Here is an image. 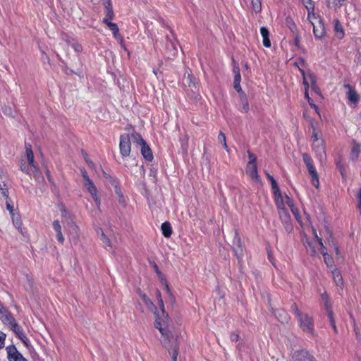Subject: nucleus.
<instances>
[{
	"label": "nucleus",
	"instance_id": "49530a36",
	"mask_svg": "<svg viewBox=\"0 0 361 361\" xmlns=\"http://www.w3.org/2000/svg\"><path fill=\"white\" fill-rule=\"evenodd\" d=\"M290 311L296 315V317L298 318L300 316H301L303 313L301 312L296 303L292 304L290 307Z\"/></svg>",
	"mask_w": 361,
	"mask_h": 361
},
{
	"label": "nucleus",
	"instance_id": "6e6552de",
	"mask_svg": "<svg viewBox=\"0 0 361 361\" xmlns=\"http://www.w3.org/2000/svg\"><path fill=\"white\" fill-rule=\"evenodd\" d=\"M0 319L4 324L10 326L16 320L11 313L0 303Z\"/></svg>",
	"mask_w": 361,
	"mask_h": 361
},
{
	"label": "nucleus",
	"instance_id": "a211bd4d",
	"mask_svg": "<svg viewBox=\"0 0 361 361\" xmlns=\"http://www.w3.org/2000/svg\"><path fill=\"white\" fill-rule=\"evenodd\" d=\"M246 173L252 178L259 180L257 173V164H247L246 167Z\"/></svg>",
	"mask_w": 361,
	"mask_h": 361
},
{
	"label": "nucleus",
	"instance_id": "79ce46f5",
	"mask_svg": "<svg viewBox=\"0 0 361 361\" xmlns=\"http://www.w3.org/2000/svg\"><path fill=\"white\" fill-rule=\"evenodd\" d=\"M234 72V81L233 82H240L241 76L240 73V68L238 66H235L233 68Z\"/></svg>",
	"mask_w": 361,
	"mask_h": 361
},
{
	"label": "nucleus",
	"instance_id": "ddd939ff",
	"mask_svg": "<svg viewBox=\"0 0 361 361\" xmlns=\"http://www.w3.org/2000/svg\"><path fill=\"white\" fill-rule=\"evenodd\" d=\"M312 25H313V32H314L315 37L319 38V39L322 38L325 34V29H324V24L322 23V21L319 20L317 25H314V23H312Z\"/></svg>",
	"mask_w": 361,
	"mask_h": 361
},
{
	"label": "nucleus",
	"instance_id": "bb28decb",
	"mask_svg": "<svg viewBox=\"0 0 361 361\" xmlns=\"http://www.w3.org/2000/svg\"><path fill=\"white\" fill-rule=\"evenodd\" d=\"M161 231L164 237L169 238L172 233L171 226L169 222L166 221L161 224Z\"/></svg>",
	"mask_w": 361,
	"mask_h": 361
},
{
	"label": "nucleus",
	"instance_id": "1a4fd4ad",
	"mask_svg": "<svg viewBox=\"0 0 361 361\" xmlns=\"http://www.w3.org/2000/svg\"><path fill=\"white\" fill-rule=\"evenodd\" d=\"M279 213L280 219L284 225L285 230L286 231V232L290 233L293 229V226L290 223V216L288 211L285 209L279 210Z\"/></svg>",
	"mask_w": 361,
	"mask_h": 361
},
{
	"label": "nucleus",
	"instance_id": "603ef678",
	"mask_svg": "<svg viewBox=\"0 0 361 361\" xmlns=\"http://www.w3.org/2000/svg\"><path fill=\"white\" fill-rule=\"evenodd\" d=\"M312 176V185L318 188H319V177H318V174L316 173L315 176Z\"/></svg>",
	"mask_w": 361,
	"mask_h": 361
},
{
	"label": "nucleus",
	"instance_id": "37998d69",
	"mask_svg": "<svg viewBox=\"0 0 361 361\" xmlns=\"http://www.w3.org/2000/svg\"><path fill=\"white\" fill-rule=\"evenodd\" d=\"M6 209L9 211V212L11 215V217H12L13 222H14L15 221L14 208H13V204H11V203L9 202L8 197L6 198Z\"/></svg>",
	"mask_w": 361,
	"mask_h": 361
},
{
	"label": "nucleus",
	"instance_id": "c9c22d12",
	"mask_svg": "<svg viewBox=\"0 0 361 361\" xmlns=\"http://www.w3.org/2000/svg\"><path fill=\"white\" fill-rule=\"evenodd\" d=\"M276 195V207L279 210L285 209L284 208V203L282 199L281 191L279 190V192H277Z\"/></svg>",
	"mask_w": 361,
	"mask_h": 361
},
{
	"label": "nucleus",
	"instance_id": "7ed1b4c3",
	"mask_svg": "<svg viewBox=\"0 0 361 361\" xmlns=\"http://www.w3.org/2000/svg\"><path fill=\"white\" fill-rule=\"evenodd\" d=\"M120 152L122 157H128L130 154V137L129 134H123L120 136Z\"/></svg>",
	"mask_w": 361,
	"mask_h": 361
},
{
	"label": "nucleus",
	"instance_id": "72a5a7b5",
	"mask_svg": "<svg viewBox=\"0 0 361 361\" xmlns=\"http://www.w3.org/2000/svg\"><path fill=\"white\" fill-rule=\"evenodd\" d=\"M114 188H115V192L118 195L119 204L121 205H122L123 207H126V202L125 200L124 196L122 194L120 188L116 185H115Z\"/></svg>",
	"mask_w": 361,
	"mask_h": 361
},
{
	"label": "nucleus",
	"instance_id": "69168bd1",
	"mask_svg": "<svg viewBox=\"0 0 361 361\" xmlns=\"http://www.w3.org/2000/svg\"><path fill=\"white\" fill-rule=\"evenodd\" d=\"M240 83V82H233V87L238 93H241V95H243V92H242Z\"/></svg>",
	"mask_w": 361,
	"mask_h": 361
},
{
	"label": "nucleus",
	"instance_id": "f257e3e1",
	"mask_svg": "<svg viewBox=\"0 0 361 361\" xmlns=\"http://www.w3.org/2000/svg\"><path fill=\"white\" fill-rule=\"evenodd\" d=\"M158 303L160 306L161 311L157 312V310H154L155 314V327L159 329L162 336L165 338L162 342L169 353L171 354L173 361H177L179 347L177 337L172 334L168 329L170 319L168 314L164 310V301L161 298L158 299Z\"/></svg>",
	"mask_w": 361,
	"mask_h": 361
},
{
	"label": "nucleus",
	"instance_id": "9b49d317",
	"mask_svg": "<svg viewBox=\"0 0 361 361\" xmlns=\"http://www.w3.org/2000/svg\"><path fill=\"white\" fill-rule=\"evenodd\" d=\"M317 244H318L317 239L314 240H310L308 238H305L304 240V245L307 250V252L311 255L314 256L317 254Z\"/></svg>",
	"mask_w": 361,
	"mask_h": 361
},
{
	"label": "nucleus",
	"instance_id": "f3484780",
	"mask_svg": "<svg viewBox=\"0 0 361 361\" xmlns=\"http://www.w3.org/2000/svg\"><path fill=\"white\" fill-rule=\"evenodd\" d=\"M141 153L143 157L149 161H152L153 159V155L151 149L147 145L146 142H145L144 145H141Z\"/></svg>",
	"mask_w": 361,
	"mask_h": 361
},
{
	"label": "nucleus",
	"instance_id": "6e6d98bb",
	"mask_svg": "<svg viewBox=\"0 0 361 361\" xmlns=\"http://www.w3.org/2000/svg\"><path fill=\"white\" fill-rule=\"evenodd\" d=\"M292 213L294 214L295 219H297V221L298 222H300V216H299V211L298 209L294 207H293L292 209H290Z\"/></svg>",
	"mask_w": 361,
	"mask_h": 361
},
{
	"label": "nucleus",
	"instance_id": "f8f14e48",
	"mask_svg": "<svg viewBox=\"0 0 361 361\" xmlns=\"http://www.w3.org/2000/svg\"><path fill=\"white\" fill-rule=\"evenodd\" d=\"M276 319L282 324H288L290 317L288 313L283 310H276L273 312Z\"/></svg>",
	"mask_w": 361,
	"mask_h": 361
},
{
	"label": "nucleus",
	"instance_id": "412c9836",
	"mask_svg": "<svg viewBox=\"0 0 361 361\" xmlns=\"http://www.w3.org/2000/svg\"><path fill=\"white\" fill-rule=\"evenodd\" d=\"M53 228L57 233L56 237H57L58 240L60 243H63V241H64V238H63V234H62L61 226L60 223H59V221L58 220L54 221V222H53Z\"/></svg>",
	"mask_w": 361,
	"mask_h": 361
},
{
	"label": "nucleus",
	"instance_id": "e2e57ef3",
	"mask_svg": "<svg viewBox=\"0 0 361 361\" xmlns=\"http://www.w3.org/2000/svg\"><path fill=\"white\" fill-rule=\"evenodd\" d=\"M72 47L73 48V49L77 51V52H80L82 51V47L80 44H79L77 42H73L72 44H71Z\"/></svg>",
	"mask_w": 361,
	"mask_h": 361
},
{
	"label": "nucleus",
	"instance_id": "4d7b16f0",
	"mask_svg": "<svg viewBox=\"0 0 361 361\" xmlns=\"http://www.w3.org/2000/svg\"><path fill=\"white\" fill-rule=\"evenodd\" d=\"M2 109H3V112L6 115L14 116L13 115V110H12V109L11 107H9V106H4Z\"/></svg>",
	"mask_w": 361,
	"mask_h": 361
},
{
	"label": "nucleus",
	"instance_id": "5fc2aeb1",
	"mask_svg": "<svg viewBox=\"0 0 361 361\" xmlns=\"http://www.w3.org/2000/svg\"><path fill=\"white\" fill-rule=\"evenodd\" d=\"M13 223L18 229L21 228L22 223H21L20 220L19 219L18 215L15 214V221Z\"/></svg>",
	"mask_w": 361,
	"mask_h": 361
},
{
	"label": "nucleus",
	"instance_id": "2f4dec72",
	"mask_svg": "<svg viewBox=\"0 0 361 361\" xmlns=\"http://www.w3.org/2000/svg\"><path fill=\"white\" fill-rule=\"evenodd\" d=\"M104 8H105V13L106 16L109 18H113L114 16V13L113 11L112 6L110 1H106L104 2Z\"/></svg>",
	"mask_w": 361,
	"mask_h": 361
},
{
	"label": "nucleus",
	"instance_id": "473e14b6",
	"mask_svg": "<svg viewBox=\"0 0 361 361\" xmlns=\"http://www.w3.org/2000/svg\"><path fill=\"white\" fill-rule=\"evenodd\" d=\"M334 30L339 38H342L343 37L344 32L338 19L334 20Z\"/></svg>",
	"mask_w": 361,
	"mask_h": 361
},
{
	"label": "nucleus",
	"instance_id": "3c124183",
	"mask_svg": "<svg viewBox=\"0 0 361 361\" xmlns=\"http://www.w3.org/2000/svg\"><path fill=\"white\" fill-rule=\"evenodd\" d=\"M247 154H248V158H249V161L247 164H256V159H257L256 156L254 154H252V152H250V151L247 152Z\"/></svg>",
	"mask_w": 361,
	"mask_h": 361
},
{
	"label": "nucleus",
	"instance_id": "8fccbe9b",
	"mask_svg": "<svg viewBox=\"0 0 361 361\" xmlns=\"http://www.w3.org/2000/svg\"><path fill=\"white\" fill-rule=\"evenodd\" d=\"M324 260L325 264L327 265V267H331L333 266L334 260H333V258L331 257V256H330L329 255H326L324 257Z\"/></svg>",
	"mask_w": 361,
	"mask_h": 361
},
{
	"label": "nucleus",
	"instance_id": "cd10ccee",
	"mask_svg": "<svg viewBox=\"0 0 361 361\" xmlns=\"http://www.w3.org/2000/svg\"><path fill=\"white\" fill-rule=\"evenodd\" d=\"M84 186L86 188L87 191L90 193L92 196H95L97 194V189L92 180H88V182H85Z\"/></svg>",
	"mask_w": 361,
	"mask_h": 361
},
{
	"label": "nucleus",
	"instance_id": "09e8293b",
	"mask_svg": "<svg viewBox=\"0 0 361 361\" xmlns=\"http://www.w3.org/2000/svg\"><path fill=\"white\" fill-rule=\"evenodd\" d=\"M181 142V146L183 150L187 153L188 151V137L187 136H185L184 137L180 139Z\"/></svg>",
	"mask_w": 361,
	"mask_h": 361
},
{
	"label": "nucleus",
	"instance_id": "052dcab7",
	"mask_svg": "<svg viewBox=\"0 0 361 361\" xmlns=\"http://www.w3.org/2000/svg\"><path fill=\"white\" fill-rule=\"evenodd\" d=\"M81 175H82L83 179L85 180V182H88V180H92L89 178V176H88L87 171H85V169H81Z\"/></svg>",
	"mask_w": 361,
	"mask_h": 361
},
{
	"label": "nucleus",
	"instance_id": "4be33fe9",
	"mask_svg": "<svg viewBox=\"0 0 361 361\" xmlns=\"http://www.w3.org/2000/svg\"><path fill=\"white\" fill-rule=\"evenodd\" d=\"M302 2L308 11V16H307L308 19L310 18L311 15L314 16V4L313 1L312 0H302Z\"/></svg>",
	"mask_w": 361,
	"mask_h": 361
},
{
	"label": "nucleus",
	"instance_id": "20e7f679",
	"mask_svg": "<svg viewBox=\"0 0 361 361\" xmlns=\"http://www.w3.org/2000/svg\"><path fill=\"white\" fill-rule=\"evenodd\" d=\"M234 234H235V235H234V238L233 240L232 246H233V252H234L235 255H236V257L238 259V262H240L242 260L243 256L242 242H241V239L240 238L236 231H235Z\"/></svg>",
	"mask_w": 361,
	"mask_h": 361
},
{
	"label": "nucleus",
	"instance_id": "774afa93",
	"mask_svg": "<svg viewBox=\"0 0 361 361\" xmlns=\"http://www.w3.org/2000/svg\"><path fill=\"white\" fill-rule=\"evenodd\" d=\"M357 200H358V209L360 211V213L361 214V190H359V192L357 194Z\"/></svg>",
	"mask_w": 361,
	"mask_h": 361
},
{
	"label": "nucleus",
	"instance_id": "a878e982",
	"mask_svg": "<svg viewBox=\"0 0 361 361\" xmlns=\"http://www.w3.org/2000/svg\"><path fill=\"white\" fill-rule=\"evenodd\" d=\"M308 79L311 83V87L312 90H314L316 93L319 94L320 91L319 87L317 85V78L315 75L312 73H310L308 74Z\"/></svg>",
	"mask_w": 361,
	"mask_h": 361
},
{
	"label": "nucleus",
	"instance_id": "58836bf2",
	"mask_svg": "<svg viewBox=\"0 0 361 361\" xmlns=\"http://www.w3.org/2000/svg\"><path fill=\"white\" fill-rule=\"evenodd\" d=\"M252 8L256 12L259 13L262 10V4L260 0H252Z\"/></svg>",
	"mask_w": 361,
	"mask_h": 361
},
{
	"label": "nucleus",
	"instance_id": "a19ab883",
	"mask_svg": "<svg viewBox=\"0 0 361 361\" xmlns=\"http://www.w3.org/2000/svg\"><path fill=\"white\" fill-rule=\"evenodd\" d=\"M316 239L318 243V245L320 246L321 253L322 254L323 257H324L326 255H329L326 252V247H324L323 244L322 239L319 236H316Z\"/></svg>",
	"mask_w": 361,
	"mask_h": 361
},
{
	"label": "nucleus",
	"instance_id": "b1692460",
	"mask_svg": "<svg viewBox=\"0 0 361 361\" xmlns=\"http://www.w3.org/2000/svg\"><path fill=\"white\" fill-rule=\"evenodd\" d=\"M332 275H333V279H334L335 283L338 286H342L343 283V277H342L340 271L338 269H334L332 271Z\"/></svg>",
	"mask_w": 361,
	"mask_h": 361
},
{
	"label": "nucleus",
	"instance_id": "4468645a",
	"mask_svg": "<svg viewBox=\"0 0 361 361\" xmlns=\"http://www.w3.org/2000/svg\"><path fill=\"white\" fill-rule=\"evenodd\" d=\"M7 183V178L4 174L0 173V191L1 195L6 198H8V196Z\"/></svg>",
	"mask_w": 361,
	"mask_h": 361
},
{
	"label": "nucleus",
	"instance_id": "4c0bfd02",
	"mask_svg": "<svg viewBox=\"0 0 361 361\" xmlns=\"http://www.w3.org/2000/svg\"><path fill=\"white\" fill-rule=\"evenodd\" d=\"M9 326L17 336L22 334V332L23 331L22 328L16 323V321L13 322Z\"/></svg>",
	"mask_w": 361,
	"mask_h": 361
},
{
	"label": "nucleus",
	"instance_id": "0eeeda50",
	"mask_svg": "<svg viewBox=\"0 0 361 361\" xmlns=\"http://www.w3.org/2000/svg\"><path fill=\"white\" fill-rule=\"evenodd\" d=\"M312 149L314 151L317 157L321 161H323L326 157L325 152V145L324 141H319L312 142Z\"/></svg>",
	"mask_w": 361,
	"mask_h": 361
},
{
	"label": "nucleus",
	"instance_id": "a18cd8bd",
	"mask_svg": "<svg viewBox=\"0 0 361 361\" xmlns=\"http://www.w3.org/2000/svg\"><path fill=\"white\" fill-rule=\"evenodd\" d=\"M240 99L243 104V109L245 112H247L249 111V104L245 94H243V95H240Z\"/></svg>",
	"mask_w": 361,
	"mask_h": 361
},
{
	"label": "nucleus",
	"instance_id": "dca6fc26",
	"mask_svg": "<svg viewBox=\"0 0 361 361\" xmlns=\"http://www.w3.org/2000/svg\"><path fill=\"white\" fill-rule=\"evenodd\" d=\"M166 49L168 58H171L176 56L178 52V49L177 47H176V44L171 40H168L166 44Z\"/></svg>",
	"mask_w": 361,
	"mask_h": 361
},
{
	"label": "nucleus",
	"instance_id": "6ab92c4d",
	"mask_svg": "<svg viewBox=\"0 0 361 361\" xmlns=\"http://www.w3.org/2000/svg\"><path fill=\"white\" fill-rule=\"evenodd\" d=\"M260 33L263 38V45L267 48L270 47H271V41L269 39V32L268 29L265 27H262L260 28Z\"/></svg>",
	"mask_w": 361,
	"mask_h": 361
},
{
	"label": "nucleus",
	"instance_id": "aec40b11",
	"mask_svg": "<svg viewBox=\"0 0 361 361\" xmlns=\"http://www.w3.org/2000/svg\"><path fill=\"white\" fill-rule=\"evenodd\" d=\"M345 87L348 88V99L350 102L352 103H357L359 100V96L357 94L356 91L353 90L349 85H345Z\"/></svg>",
	"mask_w": 361,
	"mask_h": 361
},
{
	"label": "nucleus",
	"instance_id": "393cba45",
	"mask_svg": "<svg viewBox=\"0 0 361 361\" xmlns=\"http://www.w3.org/2000/svg\"><path fill=\"white\" fill-rule=\"evenodd\" d=\"M108 27L109 29L112 31L114 37L118 40H121V42L123 41V38L121 35L119 33V29L118 25L116 23H108Z\"/></svg>",
	"mask_w": 361,
	"mask_h": 361
},
{
	"label": "nucleus",
	"instance_id": "c756f323",
	"mask_svg": "<svg viewBox=\"0 0 361 361\" xmlns=\"http://www.w3.org/2000/svg\"><path fill=\"white\" fill-rule=\"evenodd\" d=\"M360 153V146L357 143L353 142V145L351 149L350 157L353 160H356Z\"/></svg>",
	"mask_w": 361,
	"mask_h": 361
},
{
	"label": "nucleus",
	"instance_id": "c03bdc74",
	"mask_svg": "<svg viewBox=\"0 0 361 361\" xmlns=\"http://www.w3.org/2000/svg\"><path fill=\"white\" fill-rule=\"evenodd\" d=\"M300 72L301 73V75H302V78H303V85H305V91H307V92H308V89H309V82H308V75L306 76L305 75V72L303 69H300Z\"/></svg>",
	"mask_w": 361,
	"mask_h": 361
},
{
	"label": "nucleus",
	"instance_id": "c85d7f7f",
	"mask_svg": "<svg viewBox=\"0 0 361 361\" xmlns=\"http://www.w3.org/2000/svg\"><path fill=\"white\" fill-rule=\"evenodd\" d=\"M99 231H101V239H100V240L102 242V243L105 246V248L106 250H109V249L112 248V245H111V240L106 235V234L104 233L103 230L102 229H99Z\"/></svg>",
	"mask_w": 361,
	"mask_h": 361
},
{
	"label": "nucleus",
	"instance_id": "680f3d73",
	"mask_svg": "<svg viewBox=\"0 0 361 361\" xmlns=\"http://www.w3.org/2000/svg\"><path fill=\"white\" fill-rule=\"evenodd\" d=\"M305 60H304L303 59H302V58L299 59V61H295V62H294V63H293V65H294V66H297V67L299 68V70H300V69H302V68H300V66H305Z\"/></svg>",
	"mask_w": 361,
	"mask_h": 361
},
{
	"label": "nucleus",
	"instance_id": "de8ad7c7",
	"mask_svg": "<svg viewBox=\"0 0 361 361\" xmlns=\"http://www.w3.org/2000/svg\"><path fill=\"white\" fill-rule=\"evenodd\" d=\"M312 127L313 129L312 135V142H319V141H324L322 139H319L318 133L316 131V129L314 128V127L313 126L312 124Z\"/></svg>",
	"mask_w": 361,
	"mask_h": 361
},
{
	"label": "nucleus",
	"instance_id": "7c9ffc66",
	"mask_svg": "<svg viewBox=\"0 0 361 361\" xmlns=\"http://www.w3.org/2000/svg\"><path fill=\"white\" fill-rule=\"evenodd\" d=\"M130 140L133 142L137 143L140 145H144L146 142L144 139L142 137L141 135L137 133H133L130 135Z\"/></svg>",
	"mask_w": 361,
	"mask_h": 361
},
{
	"label": "nucleus",
	"instance_id": "423d86ee",
	"mask_svg": "<svg viewBox=\"0 0 361 361\" xmlns=\"http://www.w3.org/2000/svg\"><path fill=\"white\" fill-rule=\"evenodd\" d=\"M292 361H314V358L308 351L300 350L293 354Z\"/></svg>",
	"mask_w": 361,
	"mask_h": 361
},
{
	"label": "nucleus",
	"instance_id": "9d476101",
	"mask_svg": "<svg viewBox=\"0 0 361 361\" xmlns=\"http://www.w3.org/2000/svg\"><path fill=\"white\" fill-rule=\"evenodd\" d=\"M302 159L306 165L308 172L310 176H315L317 173L315 167L313 165V161L312 158L307 153L302 154Z\"/></svg>",
	"mask_w": 361,
	"mask_h": 361
},
{
	"label": "nucleus",
	"instance_id": "f704fd0d",
	"mask_svg": "<svg viewBox=\"0 0 361 361\" xmlns=\"http://www.w3.org/2000/svg\"><path fill=\"white\" fill-rule=\"evenodd\" d=\"M184 84L191 88H196V84L194 81V77L190 73H188V76L184 78Z\"/></svg>",
	"mask_w": 361,
	"mask_h": 361
},
{
	"label": "nucleus",
	"instance_id": "39448f33",
	"mask_svg": "<svg viewBox=\"0 0 361 361\" xmlns=\"http://www.w3.org/2000/svg\"><path fill=\"white\" fill-rule=\"evenodd\" d=\"M9 361H27L20 353L14 345H11L6 348Z\"/></svg>",
	"mask_w": 361,
	"mask_h": 361
},
{
	"label": "nucleus",
	"instance_id": "338daca9",
	"mask_svg": "<svg viewBox=\"0 0 361 361\" xmlns=\"http://www.w3.org/2000/svg\"><path fill=\"white\" fill-rule=\"evenodd\" d=\"M18 337L26 345H27V338H26L24 332H22V334L18 335Z\"/></svg>",
	"mask_w": 361,
	"mask_h": 361
},
{
	"label": "nucleus",
	"instance_id": "13d9d810",
	"mask_svg": "<svg viewBox=\"0 0 361 361\" xmlns=\"http://www.w3.org/2000/svg\"><path fill=\"white\" fill-rule=\"evenodd\" d=\"M218 141L219 142H220L221 145L223 143H224L225 142H226V135L224 133L222 132H220V133L218 135Z\"/></svg>",
	"mask_w": 361,
	"mask_h": 361
},
{
	"label": "nucleus",
	"instance_id": "0e129e2a",
	"mask_svg": "<svg viewBox=\"0 0 361 361\" xmlns=\"http://www.w3.org/2000/svg\"><path fill=\"white\" fill-rule=\"evenodd\" d=\"M6 338V334L3 332H0V349L4 346V341Z\"/></svg>",
	"mask_w": 361,
	"mask_h": 361
},
{
	"label": "nucleus",
	"instance_id": "ea45409f",
	"mask_svg": "<svg viewBox=\"0 0 361 361\" xmlns=\"http://www.w3.org/2000/svg\"><path fill=\"white\" fill-rule=\"evenodd\" d=\"M305 97L307 98L308 104L312 107L317 114H319V107L314 103L313 99L310 97L309 93L307 91L305 92Z\"/></svg>",
	"mask_w": 361,
	"mask_h": 361
},
{
	"label": "nucleus",
	"instance_id": "2eb2a0df",
	"mask_svg": "<svg viewBox=\"0 0 361 361\" xmlns=\"http://www.w3.org/2000/svg\"><path fill=\"white\" fill-rule=\"evenodd\" d=\"M25 151L29 165L32 166L33 169H37V164L34 161V155L32 150V147L30 144H25Z\"/></svg>",
	"mask_w": 361,
	"mask_h": 361
},
{
	"label": "nucleus",
	"instance_id": "f03ea898",
	"mask_svg": "<svg viewBox=\"0 0 361 361\" xmlns=\"http://www.w3.org/2000/svg\"><path fill=\"white\" fill-rule=\"evenodd\" d=\"M300 327L307 334H314V325L312 319L307 314H302L298 318Z\"/></svg>",
	"mask_w": 361,
	"mask_h": 361
},
{
	"label": "nucleus",
	"instance_id": "5701e85b",
	"mask_svg": "<svg viewBox=\"0 0 361 361\" xmlns=\"http://www.w3.org/2000/svg\"><path fill=\"white\" fill-rule=\"evenodd\" d=\"M140 297L142 298V302L145 305L152 311L156 310V307L151 300L147 296L145 293H139Z\"/></svg>",
	"mask_w": 361,
	"mask_h": 361
},
{
	"label": "nucleus",
	"instance_id": "864d4df0",
	"mask_svg": "<svg viewBox=\"0 0 361 361\" xmlns=\"http://www.w3.org/2000/svg\"><path fill=\"white\" fill-rule=\"evenodd\" d=\"M20 169L22 171H23L26 174H30V166H29V165L26 164L25 163L21 162Z\"/></svg>",
	"mask_w": 361,
	"mask_h": 361
},
{
	"label": "nucleus",
	"instance_id": "e433bc0d",
	"mask_svg": "<svg viewBox=\"0 0 361 361\" xmlns=\"http://www.w3.org/2000/svg\"><path fill=\"white\" fill-rule=\"evenodd\" d=\"M267 178H269V180L271 181V188L274 190V193L276 194L277 192H279L280 190L279 188V186H278V184H277L276 180L274 178L273 176H271L269 173H267Z\"/></svg>",
	"mask_w": 361,
	"mask_h": 361
},
{
	"label": "nucleus",
	"instance_id": "bf43d9fd",
	"mask_svg": "<svg viewBox=\"0 0 361 361\" xmlns=\"http://www.w3.org/2000/svg\"><path fill=\"white\" fill-rule=\"evenodd\" d=\"M324 307H325V310L326 311L327 314H329V312H333V311L331 310V304L329 301L324 302Z\"/></svg>",
	"mask_w": 361,
	"mask_h": 361
}]
</instances>
